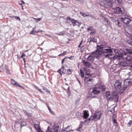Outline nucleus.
<instances>
[{"label": "nucleus", "instance_id": "1", "mask_svg": "<svg viewBox=\"0 0 132 132\" xmlns=\"http://www.w3.org/2000/svg\"><path fill=\"white\" fill-rule=\"evenodd\" d=\"M110 48L105 49L103 50L101 47H97L96 50L92 53V54H97L101 55L103 53H112L113 52L112 50Z\"/></svg>", "mask_w": 132, "mask_h": 132}, {"label": "nucleus", "instance_id": "2", "mask_svg": "<svg viewBox=\"0 0 132 132\" xmlns=\"http://www.w3.org/2000/svg\"><path fill=\"white\" fill-rule=\"evenodd\" d=\"M101 114V113L99 112H96L94 115L91 116L89 118L85 120V121H88V123L90 121H96L100 119Z\"/></svg>", "mask_w": 132, "mask_h": 132}, {"label": "nucleus", "instance_id": "3", "mask_svg": "<svg viewBox=\"0 0 132 132\" xmlns=\"http://www.w3.org/2000/svg\"><path fill=\"white\" fill-rule=\"evenodd\" d=\"M97 2L100 5L104 7L108 8L112 6V3L109 0H98Z\"/></svg>", "mask_w": 132, "mask_h": 132}, {"label": "nucleus", "instance_id": "4", "mask_svg": "<svg viewBox=\"0 0 132 132\" xmlns=\"http://www.w3.org/2000/svg\"><path fill=\"white\" fill-rule=\"evenodd\" d=\"M118 93L117 92H114L112 93V97L110 96V93L109 92H106V96L107 99L113 100L114 99L115 102H118V99L119 97L118 96Z\"/></svg>", "mask_w": 132, "mask_h": 132}, {"label": "nucleus", "instance_id": "5", "mask_svg": "<svg viewBox=\"0 0 132 132\" xmlns=\"http://www.w3.org/2000/svg\"><path fill=\"white\" fill-rule=\"evenodd\" d=\"M131 84V80L129 79H127L124 81V84L122 89L120 91V93L122 94L123 92L127 88V86Z\"/></svg>", "mask_w": 132, "mask_h": 132}, {"label": "nucleus", "instance_id": "6", "mask_svg": "<svg viewBox=\"0 0 132 132\" xmlns=\"http://www.w3.org/2000/svg\"><path fill=\"white\" fill-rule=\"evenodd\" d=\"M121 84V81L118 80H116L114 84L115 89L117 90H119L120 91L121 90L122 88V87ZM120 92V91H119Z\"/></svg>", "mask_w": 132, "mask_h": 132}, {"label": "nucleus", "instance_id": "7", "mask_svg": "<svg viewBox=\"0 0 132 132\" xmlns=\"http://www.w3.org/2000/svg\"><path fill=\"white\" fill-rule=\"evenodd\" d=\"M84 81L85 82H87V85L89 87L93 85L92 83L93 81L92 78H90L89 77H85Z\"/></svg>", "mask_w": 132, "mask_h": 132}, {"label": "nucleus", "instance_id": "8", "mask_svg": "<svg viewBox=\"0 0 132 132\" xmlns=\"http://www.w3.org/2000/svg\"><path fill=\"white\" fill-rule=\"evenodd\" d=\"M121 21L125 24H129L131 21V20L127 17H121L120 18Z\"/></svg>", "mask_w": 132, "mask_h": 132}, {"label": "nucleus", "instance_id": "9", "mask_svg": "<svg viewBox=\"0 0 132 132\" xmlns=\"http://www.w3.org/2000/svg\"><path fill=\"white\" fill-rule=\"evenodd\" d=\"M114 12L116 14L121 13L123 14H125L124 12H123L121 10V8L119 7H117L114 9Z\"/></svg>", "mask_w": 132, "mask_h": 132}, {"label": "nucleus", "instance_id": "10", "mask_svg": "<svg viewBox=\"0 0 132 132\" xmlns=\"http://www.w3.org/2000/svg\"><path fill=\"white\" fill-rule=\"evenodd\" d=\"M100 90L97 87H95L93 88L92 93L95 94H98L100 93Z\"/></svg>", "mask_w": 132, "mask_h": 132}, {"label": "nucleus", "instance_id": "11", "mask_svg": "<svg viewBox=\"0 0 132 132\" xmlns=\"http://www.w3.org/2000/svg\"><path fill=\"white\" fill-rule=\"evenodd\" d=\"M71 22L73 26H75V25H77L78 27H79L81 24V23L79 22L77 20H75L73 19L71 20Z\"/></svg>", "mask_w": 132, "mask_h": 132}, {"label": "nucleus", "instance_id": "12", "mask_svg": "<svg viewBox=\"0 0 132 132\" xmlns=\"http://www.w3.org/2000/svg\"><path fill=\"white\" fill-rule=\"evenodd\" d=\"M98 87L100 89V90L101 89L102 91H104L106 87L104 85L103 83H101L99 84L98 83L97 85Z\"/></svg>", "mask_w": 132, "mask_h": 132}, {"label": "nucleus", "instance_id": "13", "mask_svg": "<svg viewBox=\"0 0 132 132\" xmlns=\"http://www.w3.org/2000/svg\"><path fill=\"white\" fill-rule=\"evenodd\" d=\"M11 83L12 84L15 85L19 87H21L23 89H24V88L22 86L19 85V83L18 82H17L14 79H11Z\"/></svg>", "mask_w": 132, "mask_h": 132}, {"label": "nucleus", "instance_id": "14", "mask_svg": "<svg viewBox=\"0 0 132 132\" xmlns=\"http://www.w3.org/2000/svg\"><path fill=\"white\" fill-rule=\"evenodd\" d=\"M127 61H130L129 62L131 64L130 67L132 68V59L131 57L128 55H127L126 56H125V58Z\"/></svg>", "mask_w": 132, "mask_h": 132}, {"label": "nucleus", "instance_id": "15", "mask_svg": "<svg viewBox=\"0 0 132 132\" xmlns=\"http://www.w3.org/2000/svg\"><path fill=\"white\" fill-rule=\"evenodd\" d=\"M90 42L96 43L97 42L96 38L94 37L91 38L90 39V40L87 42V44H89Z\"/></svg>", "mask_w": 132, "mask_h": 132}, {"label": "nucleus", "instance_id": "16", "mask_svg": "<svg viewBox=\"0 0 132 132\" xmlns=\"http://www.w3.org/2000/svg\"><path fill=\"white\" fill-rule=\"evenodd\" d=\"M95 56L92 55H90L87 58L88 60L90 61H93L94 60Z\"/></svg>", "mask_w": 132, "mask_h": 132}, {"label": "nucleus", "instance_id": "17", "mask_svg": "<svg viewBox=\"0 0 132 132\" xmlns=\"http://www.w3.org/2000/svg\"><path fill=\"white\" fill-rule=\"evenodd\" d=\"M120 65L123 67H127L128 65V64L125 62H122L119 63Z\"/></svg>", "mask_w": 132, "mask_h": 132}, {"label": "nucleus", "instance_id": "18", "mask_svg": "<svg viewBox=\"0 0 132 132\" xmlns=\"http://www.w3.org/2000/svg\"><path fill=\"white\" fill-rule=\"evenodd\" d=\"M114 22L115 24L118 27H120L121 26V23L118 20H115Z\"/></svg>", "mask_w": 132, "mask_h": 132}, {"label": "nucleus", "instance_id": "19", "mask_svg": "<svg viewBox=\"0 0 132 132\" xmlns=\"http://www.w3.org/2000/svg\"><path fill=\"white\" fill-rule=\"evenodd\" d=\"M104 21L105 22H106L108 25L111 27V25L110 24V22L108 19L107 18H104Z\"/></svg>", "mask_w": 132, "mask_h": 132}, {"label": "nucleus", "instance_id": "20", "mask_svg": "<svg viewBox=\"0 0 132 132\" xmlns=\"http://www.w3.org/2000/svg\"><path fill=\"white\" fill-rule=\"evenodd\" d=\"M59 128V126H58L54 127L53 129V130L54 131V132H57Z\"/></svg>", "mask_w": 132, "mask_h": 132}, {"label": "nucleus", "instance_id": "21", "mask_svg": "<svg viewBox=\"0 0 132 132\" xmlns=\"http://www.w3.org/2000/svg\"><path fill=\"white\" fill-rule=\"evenodd\" d=\"M19 121L20 122H21L20 124L21 126H24L26 125V122L24 121H22L21 119H20L19 120Z\"/></svg>", "mask_w": 132, "mask_h": 132}, {"label": "nucleus", "instance_id": "22", "mask_svg": "<svg viewBox=\"0 0 132 132\" xmlns=\"http://www.w3.org/2000/svg\"><path fill=\"white\" fill-rule=\"evenodd\" d=\"M89 114L86 111H85L83 115V117L84 118L86 119L89 116Z\"/></svg>", "mask_w": 132, "mask_h": 132}, {"label": "nucleus", "instance_id": "23", "mask_svg": "<svg viewBox=\"0 0 132 132\" xmlns=\"http://www.w3.org/2000/svg\"><path fill=\"white\" fill-rule=\"evenodd\" d=\"M117 58L119 59H122L125 58V56H124L122 55L119 54L118 55H117Z\"/></svg>", "mask_w": 132, "mask_h": 132}, {"label": "nucleus", "instance_id": "24", "mask_svg": "<svg viewBox=\"0 0 132 132\" xmlns=\"http://www.w3.org/2000/svg\"><path fill=\"white\" fill-rule=\"evenodd\" d=\"M70 127V126H68L66 128L65 130H64V131H66L67 132H69L70 131H73V130H71L70 129H69V128Z\"/></svg>", "mask_w": 132, "mask_h": 132}, {"label": "nucleus", "instance_id": "25", "mask_svg": "<svg viewBox=\"0 0 132 132\" xmlns=\"http://www.w3.org/2000/svg\"><path fill=\"white\" fill-rule=\"evenodd\" d=\"M84 65L85 66L87 67H89L90 66V63L87 61L85 62Z\"/></svg>", "mask_w": 132, "mask_h": 132}, {"label": "nucleus", "instance_id": "26", "mask_svg": "<svg viewBox=\"0 0 132 132\" xmlns=\"http://www.w3.org/2000/svg\"><path fill=\"white\" fill-rule=\"evenodd\" d=\"M126 51L128 53L132 55V49H127Z\"/></svg>", "mask_w": 132, "mask_h": 132}, {"label": "nucleus", "instance_id": "27", "mask_svg": "<svg viewBox=\"0 0 132 132\" xmlns=\"http://www.w3.org/2000/svg\"><path fill=\"white\" fill-rule=\"evenodd\" d=\"M96 30L93 29L91 31V32L90 33V35H94V34H96Z\"/></svg>", "mask_w": 132, "mask_h": 132}, {"label": "nucleus", "instance_id": "28", "mask_svg": "<svg viewBox=\"0 0 132 132\" xmlns=\"http://www.w3.org/2000/svg\"><path fill=\"white\" fill-rule=\"evenodd\" d=\"M34 127L37 131L40 129L39 126L37 124L35 125H34Z\"/></svg>", "mask_w": 132, "mask_h": 132}, {"label": "nucleus", "instance_id": "29", "mask_svg": "<svg viewBox=\"0 0 132 132\" xmlns=\"http://www.w3.org/2000/svg\"><path fill=\"white\" fill-rule=\"evenodd\" d=\"M84 17H86L87 16H88L89 15V14H88V13H83L80 12V13Z\"/></svg>", "mask_w": 132, "mask_h": 132}, {"label": "nucleus", "instance_id": "30", "mask_svg": "<svg viewBox=\"0 0 132 132\" xmlns=\"http://www.w3.org/2000/svg\"><path fill=\"white\" fill-rule=\"evenodd\" d=\"M80 76L82 78H83L84 76V72L83 71L81 70V69L80 70Z\"/></svg>", "mask_w": 132, "mask_h": 132}, {"label": "nucleus", "instance_id": "31", "mask_svg": "<svg viewBox=\"0 0 132 132\" xmlns=\"http://www.w3.org/2000/svg\"><path fill=\"white\" fill-rule=\"evenodd\" d=\"M50 127L48 126V127L46 131V132H53V129L52 130L50 129Z\"/></svg>", "mask_w": 132, "mask_h": 132}, {"label": "nucleus", "instance_id": "32", "mask_svg": "<svg viewBox=\"0 0 132 132\" xmlns=\"http://www.w3.org/2000/svg\"><path fill=\"white\" fill-rule=\"evenodd\" d=\"M36 31L34 30H32L30 33L29 34L30 35H34L35 34Z\"/></svg>", "mask_w": 132, "mask_h": 132}, {"label": "nucleus", "instance_id": "33", "mask_svg": "<svg viewBox=\"0 0 132 132\" xmlns=\"http://www.w3.org/2000/svg\"><path fill=\"white\" fill-rule=\"evenodd\" d=\"M122 55L124 56H126L127 55V53L125 51L122 52Z\"/></svg>", "mask_w": 132, "mask_h": 132}, {"label": "nucleus", "instance_id": "34", "mask_svg": "<svg viewBox=\"0 0 132 132\" xmlns=\"http://www.w3.org/2000/svg\"><path fill=\"white\" fill-rule=\"evenodd\" d=\"M64 34V32L63 31H62L59 32L58 34V35L60 36L63 35Z\"/></svg>", "mask_w": 132, "mask_h": 132}, {"label": "nucleus", "instance_id": "35", "mask_svg": "<svg viewBox=\"0 0 132 132\" xmlns=\"http://www.w3.org/2000/svg\"><path fill=\"white\" fill-rule=\"evenodd\" d=\"M67 53V52L66 51H65L63 52L61 54H60L58 56H63L65 55Z\"/></svg>", "mask_w": 132, "mask_h": 132}, {"label": "nucleus", "instance_id": "36", "mask_svg": "<svg viewBox=\"0 0 132 132\" xmlns=\"http://www.w3.org/2000/svg\"><path fill=\"white\" fill-rule=\"evenodd\" d=\"M93 29V28L92 27H90L89 28H87V30L88 31H92Z\"/></svg>", "mask_w": 132, "mask_h": 132}, {"label": "nucleus", "instance_id": "37", "mask_svg": "<svg viewBox=\"0 0 132 132\" xmlns=\"http://www.w3.org/2000/svg\"><path fill=\"white\" fill-rule=\"evenodd\" d=\"M47 107L48 108L50 111V112L52 114H53L54 113V112L53 111H52L51 109H50V107L48 106L47 105Z\"/></svg>", "mask_w": 132, "mask_h": 132}, {"label": "nucleus", "instance_id": "38", "mask_svg": "<svg viewBox=\"0 0 132 132\" xmlns=\"http://www.w3.org/2000/svg\"><path fill=\"white\" fill-rule=\"evenodd\" d=\"M84 49V46H82L81 47L80 51L82 52Z\"/></svg>", "mask_w": 132, "mask_h": 132}, {"label": "nucleus", "instance_id": "39", "mask_svg": "<svg viewBox=\"0 0 132 132\" xmlns=\"http://www.w3.org/2000/svg\"><path fill=\"white\" fill-rule=\"evenodd\" d=\"M113 123H115V124H116V125H117V123L116 120L114 119H113Z\"/></svg>", "mask_w": 132, "mask_h": 132}, {"label": "nucleus", "instance_id": "40", "mask_svg": "<svg viewBox=\"0 0 132 132\" xmlns=\"http://www.w3.org/2000/svg\"><path fill=\"white\" fill-rule=\"evenodd\" d=\"M67 71L68 72V73L69 75L71 73V70L68 69L67 70Z\"/></svg>", "mask_w": 132, "mask_h": 132}, {"label": "nucleus", "instance_id": "41", "mask_svg": "<svg viewBox=\"0 0 132 132\" xmlns=\"http://www.w3.org/2000/svg\"><path fill=\"white\" fill-rule=\"evenodd\" d=\"M127 43L129 44L132 46V42L130 40H128L127 41Z\"/></svg>", "mask_w": 132, "mask_h": 132}, {"label": "nucleus", "instance_id": "42", "mask_svg": "<svg viewBox=\"0 0 132 132\" xmlns=\"http://www.w3.org/2000/svg\"><path fill=\"white\" fill-rule=\"evenodd\" d=\"M3 70V66L2 65L0 67V72H2Z\"/></svg>", "mask_w": 132, "mask_h": 132}, {"label": "nucleus", "instance_id": "43", "mask_svg": "<svg viewBox=\"0 0 132 132\" xmlns=\"http://www.w3.org/2000/svg\"><path fill=\"white\" fill-rule=\"evenodd\" d=\"M33 18L35 20H37V21H36V22H38V21H39L41 20V19L40 18L36 19V18Z\"/></svg>", "mask_w": 132, "mask_h": 132}, {"label": "nucleus", "instance_id": "44", "mask_svg": "<svg viewBox=\"0 0 132 132\" xmlns=\"http://www.w3.org/2000/svg\"><path fill=\"white\" fill-rule=\"evenodd\" d=\"M84 69L85 71L87 72H88L89 71V69L86 68H84Z\"/></svg>", "mask_w": 132, "mask_h": 132}, {"label": "nucleus", "instance_id": "45", "mask_svg": "<svg viewBox=\"0 0 132 132\" xmlns=\"http://www.w3.org/2000/svg\"><path fill=\"white\" fill-rule=\"evenodd\" d=\"M43 89L44 90H45V91L47 92H48L49 91L46 88H44V87H43Z\"/></svg>", "mask_w": 132, "mask_h": 132}, {"label": "nucleus", "instance_id": "46", "mask_svg": "<svg viewBox=\"0 0 132 132\" xmlns=\"http://www.w3.org/2000/svg\"><path fill=\"white\" fill-rule=\"evenodd\" d=\"M83 42V40H82L80 42L79 44V45L78 47H80L81 45L82 44Z\"/></svg>", "mask_w": 132, "mask_h": 132}, {"label": "nucleus", "instance_id": "47", "mask_svg": "<svg viewBox=\"0 0 132 132\" xmlns=\"http://www.w3.org/2000/svg\"><path fill=\"white\" fill-rule=\"evenodd\" d=\"M132 124V120H130L129 122L128 123V125L129 126H130Z\"/></svg>", "mask_w": 132, "mask_h": 132}, {"label": "nucleus", "instance_id": "48", "mask_svg": "<svg viewBox=\"0 0 132 132\" xmlns=\"http://www.w3.org/2000/svg\"><path fill=\"white\" fill-rule=\"evenodd\" d=\"M72 19V18H70V17L69 16H68L67 18H66V20H70V21H71V20Z\"/></svg>", "mask_w": 132, "mask_h": 132}, {"label": "nucleus", "instance_id": "49", "mask_svg": "<svg viewBox=\"0 0 132 132\" xmlns=\"http://www.w3.org/2000/svg\"><path fill=\"white\" fill-rule=\"evenodd\" d=\"M104 56L106 57H109V58H110V57H109V54H105L104 55Z\"/></svg>", "mask_w": 132, "mask_h": 132}, {"label": "nucleus", "instance_id": "50", "mask_svg": "<svg viewBox=\"0 0 132 132\" xmlns=\"http://www.w3.org/2000/svg\"><path fill=\"white\" fill-rule=\"evenodd\" d=\"M67 58V57H65V58H64V59H63L62 60L61 63H62V64H63V62H64V61H65V59L66 58Z\"/></svg>", "mask_w": 132, "mask_h": 132}, {"label": "nucleus", "instance_id": "51", "mask_svg": "<svg viewBox=\"0 0 132 132\" xmlns=\"http://www.w3.org/2000/svg\"><path fill=\"white\" fill-rule=\"evenodd\" d=\"M113 50L114 51V52L116 53H117L118 52V51L116 49H114Z\"/></svg>", "mask_w": 132, "mask_h": 132}, {"label": "nucleus", "instance_id": "52", "mask_svg": "<svg viewBox=\"0 0 132 132\" xmlns=\"http://www.w3.org/2000/svg\"><path fill=\"white\" fill-rule=\"evenodd\" d=\"M15 17L16 18V19L17 20H21L20 18L18 16H16V17Z\"/></svg>", "mask_w": 132, "mask_h": 132}, {"label": "nucleus", "instance_id": "53", "mask_svg": "<svg viewBox=\"0 0 132 132\" xmlns=\"http://www.w3.org/2000/svg\"><path fill=\"white\" fill-rule=\"evenodd\" d=\"M5 69L6 70H9L8 67L6 65H5Z\"/></svg>", "mask_w": 132, "mask_h": 132}, {"label": "nucleus", "instance_id": "54", "mask_svg": "<svg viewBox=\"0 0 132 132\" xmlns=\"http://www.w3.org/2000/svg\"><path fill=\"white\" fill-rule=\"evenodd\" d=\"M68 58L72 60L73 59V56H71L70 57H68Z\"/></svg>", "mask_w": 132, "mask_h": 132}, {"label": "nucleus", "instance_id": "55", "mask_svg": "<svg viewBox=\"0 0 132 132\" xmlns=\"http://www.w3.org/2000/svg\"><path fill=\"white\" fill-rule=\"evenodd\" d=\"M23 112H24V113L26 115V114H27V111H26L24 110H23Z\"/></svg>", "mask_w": 132, "mask_h": 132}, {"label": "nucleus", "instance_id": "56", "mask_svg": "<svg viewBox=\"0 0 132 132\" xmlns=\"http://www.w3.org/2000/svg\"><path fill=\"white\" fill-rule=\"evenodd\" d=\"M61 71H62V69H60L58 70L57 72L59 73L60 72H61Z\"/></svg>", "mask_w": 132, "mask_h": 132}, {"label": "nucleus", "instance_id": "57", "mask_svg": "<svg viewBox=\"0 0 132 132\" xmlns=\"http://www.w3.org/2000/svg\"><path fill=\"white\" fill-rule=\"evenodd\" d=\"M129 38L130 39L132 40V34L129 36Z\"/></svg>", "mask_w": 132, "mask_h": 132}, {"label": "nucleus", "instance_id": "58", "mask_svg": "<svg viewBox=\"0 0 132 132\" xmlns=\"http://www.w3.org/2000/svg\"><path fill=\"white\" fill-rule=\"evenodd\" d=\"M38 132H44V131L40 129L39 130H38Z\"/></svg>", "mask_w": 132, "mask_h": 132}, {"label": "nucleus", "instance_id": "59", "mask_svg": "<svg viewBox=\"0 0 132 132\" xmlns=\"http://www.w3.org/2000/svg\"><path fill=\"white\" fill-rule=\"evenodd\" d=\"M25 54H23L21 56V58H22L23 57L25 56Z\"/></svg>", "mask_w": 132, "mask_h": 132}, {"label": "nucleus", "instance_id": "60", "mask_svg": "<svg viewBox=\"0 0 132 132\" xmlns=\"http://www.w3.org/2000/svg\"><path fill=\"white\" fill-rule=\"evenodd\" d=\"M6 72L8 74L10 73V72L9 70H6Z\"/></svg>", "mask_w": 132, "mask_h": 132}, {"label": "nucleus", "instance_id": "61", "mask_svg": "<svg viewBox=\"0 0 132 132\" xmlns=\"http://www.w3.org/2000/svg\"><path fill=\"white\" fill-rule=\"evenodd\" d=\"M23 59L24 61V64H25V62H26V61H25V59L24 58H23Z\"/></svg>", "mask_w": 132, "mask_h": 132}, {"label": "nucleus", "instance_id": "62", "mask_svg": "<svg viewBox=\"0 0 132 132\" xmlns=\"http://www.w3.org/2000/svg\"><path fill=\"white\" fill-rule=\"evenodd\" d=\"M61 71L62 73L65 74V71H64V70H62V71Z\"/></svg>", "mask_w": 132, "mask_h": 132}, {"label": "nucleus", "instance_id": "63", "mask_svg": "<svg viewBox=\"0 0 132 132\" xmlns=\"http://www.w3.org/2000/svg\"><path fill=\"white\" fill-rule=\"evenodd\" d=\"M64 67L62 66L61 69H62V70H63L64 69Z\"/></svg>", "mask_w": 132, "mask_h": 132}, {"label": "nucleus", "instance_id": "64", "mask_svg": "<svg viewBox=\"0 0 132 132\" xmlns=\"http://www.w3.org/2000/svg\"><path fill=\"white\" fill-rule=\"evenodd\" d=\"M35 88H36L38 90H39V88H38L37 87V86H36L35 87Z\"/></svg>", "mask_w": 132, "mask_h": 132}]
</instances>
